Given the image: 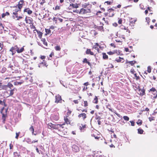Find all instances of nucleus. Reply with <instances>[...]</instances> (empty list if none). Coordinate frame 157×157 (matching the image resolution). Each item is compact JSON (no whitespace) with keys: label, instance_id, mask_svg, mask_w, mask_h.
Segmentation results:
<instances>
[{"label":"nucleus","instance_id":"15","mask_svg":"<svg viewBox=\"0 0 157 157\" xmlns=\"http://www.w3.org/2000/svg\"><path fill=\"white\" fill-rule=\"evenodd\" d=\"M46 56H42L40 57V58L41 59L43 60L45 58ZM40 64H43L44 66H45L47 67V63L46 61L44 60H43V61L41 62H40Z\"/></svg>","mask_w":157,"mask_h":157},{"label":"nucleus","instance_id":"27","mask_svg":"<svg viewBox=\"0 0 157 157\" xmlns=\"http://www.w3.org/2000/svg\"><path fill=\"white\" fill-rule=\"evenodd\" d=\"M7 90L8 87L10 88V89H11L12 88H13V85L10 82H8L7 85Z\"/></svg>","mask_w":157,"mask_h":157},{"label":"nucleus","instance_id":"60","mask_svg":"<svg viewBox=\"0 0 157 157\" xmlns=\"http://www.w3.org/2000/svg\"><path fill=\"white\" fill-rule=\"evenodd\" d=\"M54 53L53 52H52L49 55L50 57L52 58V56H54Z\"/></svg>","mask_w":157,"mask_h":157},{"label":"nucleus","instance_id":"7","mask_svg":"<svg viewBox=\"0 0 157 157\" xmlns=\"http://www.w3.org/2000/svg\"><path fill=\"white\" fill-rule=\"evenodd\" d=\"M51 125H49V126L51 128H53V129H58L60 131H61V129L60 128V127L61 126L59 124L55 125L54 124H52V123H51Z\"/></svg>","mask_w":157,"mask_h":157},{"label":"nucleus","instance_id":"32","mask_svg":"<svg viewBox=\"0 0 157 157\" xmlns=\"http://www.w3.org/2000/svg\"><path fill=\"white\" fill-rule=\"evenodd\" d=\"M55 49L56 51H59L61 50V48L59 45H56L55 47Z\"/></svg>","mask_w":157,"mask_h":157},{"label":"nucleus","instance_id":"51","mask_svg":"<svg viewBox=\"0 0 157 157\" xmlns=\"http://www.w3.org/2000/svg\"><path fill=\"white\" fill-rule=\"evenodd\" d=\"M123 118L126 121H128L129 119V117L127 116H124Z\"/></svg>","mask_w":157,"mask_h":157},{"label":"nucleus","instance_id":"40","mask_svg":"<svg viewBox=\"0 0 157 157\" xmlns=\"http://www.w3.org/2000/svg\"><path fill=\"white\" fill-rule=\"evenodd\" d=\"M135 77V79L136 80H140V78L139 76H137V74L135 73L134 74Z\"/></svg>","mask_w":157,"mask_h":157},{"label":"nucleus","instance_id":"1","mask_svg":"<svg viewBox=\"0 0 157 157\" xmlns=\"http://www.w3.org/2000/svg\"><path fill=\"white\" fill-rule=\"evenodd\" d=\"M59 109L57 108L54 109L52 114H51V117L52 119L58 121L59 118V114L58 113Z\"/></svg>","mask_w":157,"mask_h":157},{"label":"nucleus","instance_id":"55","mask_svg":"<svg viewBox=\"0 0 157 157\" xmlns=\"http://www.w3.org/2000/svg\"><path fill=\"white\" fill-rule=\"evenodd\" d=\"M130 72L132 74H134L135 73V71L133 68H132L131 69Z\"/></svg>","mask_w":157,"mask_h":157},{"label":"nucleus","instance_id":"45","mask_svg":"<svg viewBox=\"0 0 157 157\" xmlns=\"http://www.w3.org/2000/svg\"><path fill=\"white\" fill-rule=\"evenodd\" d=\"M23 5H21V4H19L17 6L18 8V10H21V8L22 7V6Z\"/></svg>","mask_w":157,"mask_h":157},{"label":"nucleus","instance_id":"25","mask_svg":"<svg viewBox=\"0 0 157 157\" xmlns=\"http://www.w3.org/2000/svg\"><path fill=\"white\" fill-rule=\"evenodd\" d=\"M25 21H26V23H29V24H32V18H25Z\"/></svg>","mask_w":157,"mask_h":157},{"label":"nucleus","instance_id":"58","mask_svg":"<svg viewBox=\"0 0 157 157\" xmlns=\"http://www.w3.org/2000/svg\"><path fill=\"white\" fill-rule=\"evenodd\" d=\"M73 102L75 104H78L79 103V101L78 100H75L73 101Z\"/></svg>","mask_w":157,"mask_h":157},{"label":"nucleus","instance_id":"26","mask_svg":"<svg viewBox=\"0 0 157 157\" xmlns=\"http://www.w3.org/2000/svg\"><path fill=\"white\" fill-rule=\"evenodd\" d=\"M136 62L135 61L133 60L132 61H127L126 63H129L131 66H133L136 63Z\"/></svg>","mask_w":157,"mask_h":157},{"label":"nucleus","instance_id":"29","mask_svg":"<svg viewBox=\"0 0 157 157\" xmlns=\"http://www.w3.org/2000/svg\"><path fill=\"white\" fill-rule=\"evenodd\" d=\"M24 46H23L22 47H21L20 49H19V48H18V49L17 51V53H21L24 50Z\"/></svg>","mask_w":157,"mask_h":157},{"label":"nucleus","instance_id":"16","mask_svg":"<svg viewBox=\"0 0 157 157\" xmlns=\"http://www.w3.org/2000/svg\"><path fill=\"white\" fill-rule=\"evenodd\" d=\"M139 92L140 95L141 96L144 95L145 94V90L144 88L142 89H139Z\"/></svg>","mask_w":157,"mask_h":157},{"label":"nucleus","instance_id":"18","mask_svg":"<svg viewBox=\"0 0 157 157\" xmlns=\"http://www.w3.org/2000/svg\"><path fill=\"white\" fill-rule=\"evenodd\" d=\"M5 102L6 101L4 99H3V100H0V106L2 105L3 106L2 107L3 109L6 106Z\"/></svg>","mask_w":157,"mask_h":157},{"label":"nucleus","instance_id":"3","mask_svg":"<svg viewBox=\"0 0 157 157\" xmlns=\"http://www.w3.org/2000/svg\"><path fill=\"white\" fill-rule=\"evenodd\" d=\"M91 12V10L89 9H84L82 8L80 9V14H85Z\"/></svg>","mask_w":157,"mask_h":157},{"label":"nucleus","instance_id":"34","mask_svg":"<svg viewBox=\"0 0 157 157\" xmlns=\"http://www.w3.org/2000/svg\"><path fill=\"white\" fill-rule=\"evenodd\" d=\"M98 98L97 96H95L93 101V102L95 104L98 103Z\"/></svg>","mask_w":157,"mask_h":157},{"label":"nucleus","instance_id":"49","mask_svg":"<svg viewBox=\"0 0 157 157\" xmlns=\"http://www.w3.org/2000/svg\"><path fill=\"white\" fill-rule=\"evenodd\" d=\"M80 10H79L76 9V10H73V12H74L80 14Z\"/></svg>","mask_w":157,"mask_h":157},{"label":"nucleus","instance_id":"12","mask_svg":"<svg viewBox=\"0 0 157 157\" xmlns=\"http://www.w3.org/2000/svg\"><path fill=\"white\" fill-rule=\"evenodd\" d=\"M64 120L65 121V123H66V124L67 125L69 124L71 125V121L70 119V118L69 117H64Z\"/></svg>","mask_w":157,"mask_h":157},{"label":"nucleus","instance_id":"4","mask_svg":"<svg viewBox=\"0 0 157 157\" xmlns=\"http://www.w3.org/2000/svg\"><path fill=\"white\" fill-rule=\"evenodd\" d=\"M104 48V46H101V45H100L98 43H96L95 44L93 47V48L95 49L98 52H99V48L102 49Z\"/></svg>","mask_w":157,"mask_h":157},{"label":"nucleus","instance_id":"61","mask_svg":"<svg viewBox=\"0 0 157 157\" xmlns=\"http://www.w3.org/2000/svg\"><path fill=\"white\" fill-rule=\"evenodd\" d=\"M20 132H19L18 133L16 132V136H15V138L17 139H18V137L19 136V134L20 133Z\"/></svg>","mask_w":157,"mask_h":157},{"label":"nucleus","instance_id":"19","mask_svg":"<svg viewBox=\"0 0 157 157\" xmlns=\"http://www.w3.org/2000/svg\"><path fill=\"white\" fill-rule=\"evenodd\" d=\"M124 58L120 57H119L118 58H117L115 59V61L117 63H123L124 62Z\"/></svg>","mask_w":157,"mask_h":157},{"label":"nucleus","instance_id":"21","mask_svg":"<svg viewBox=\"0 0 157 157\" xmlns=\"http://www.w3.org/2000/svg\"><path fill=\"white\" fill-rule=\"evenodd\" d=\"M86 54L90 55L92 56L94 55V53L92 52L90 49H87L86 51Z\"/></svg>","mask_w":157,"mask_h":157},{"label":"nucleus","instance_id":"10","mask_svg":"<svg viewBox=\"0 0 157 157\" xmlns=\"http://www.w3.org/2000/svg\"><path fill=\"white\" fill-rule=\"evenodd\" d=\"M100 26L95 25V27L96 28L98 29V30L100 31H103L104 30V28H103V24L101 22H100Z\"/></svg>","mask_w":157,"mask_h":157},{"label":"nucleus","instance_id":"53","mask_svg":"<svg viewBox=\"0 0 157 157\" xmlns=\"http://www.w3.org/2000/svg\"><path fill=\"white\" fill-rule=\"evenodd\" d=\"M53 21L55 22L56 24L57 22V21H58L57 17H54L53 19Z\"/></svg>","mask_w":157,"mask_h":157},{"label":"nucleus","instance_id":"36","mask_svg":"<svg viewBox=\"0 0 157 157\" xmlns=\"http://www.w3.org/2000/svg\"><path fill=\"white\" fill-rule=\"evenodd\" d=\"M10 13L8 12H6L5 13H3L2 14V18L6 16L9 15Z\"/></svg>","mask_w":157,"mask_h":157},{"label":"nucleus","instance_id":"24","mask_svg":"<svg viewBox=\"0 0 157 157\" xmlns=\"http://www.w3.org/2000/svg\"><path fill=\"white\" fill-rule=\"evenodd\" d=\"M24 11L27 12L29 14H30L32 13V11L30 10L29 8L25 9Z\"/></svg>","mask_w":157,"mask_h":157},{"label":"nucleus","instance_id":"41","mask_svg":"<svg viewBox=\"0 0 157 157\" xmlns=\"http://www.w3.org/2000/svg\"><path fill=\"white\" fill-rule=\"evenodd\" d=\"M22 83V82H14V85L16 86H17L19 85H21Z\"/></svg>","mask_w":157,"mask_h":157},{"label":"nucleus","instance_id":"59","mask_svg":"<svg viewBox=\"0 0 157 157\" xmlns=\"http://www.w3.org/2000/svg\"><path fill=\"white\" fill-rule=\"evenodd\" d=\"M57 19L59 21V22L60 23L62 22L63 21V20L62 19L59 17H57Z\"/></svg>","mask_w":157,"mask_h":157},{"label":"nucleus","instance_id":"64","mask_svg":"<svg viewBox=\"0 0 157 157\" xmlns=\"http://www.w3.org/2000/svg\"><path fill=\"white\" fill-rule=\"evenodd\" d=\"M23 61L22 63L25 65L27 64V61L26 60H24V59H22Z\"/></svg>","mask_w":157,"mask_h":157},{"label":"nucleus","instance_id":"44","mask_svg":"<svg viewBox=\"0 0 157 157\" xmlns=\"http://www.w3.org/2000/svg\"><path fill=\"white\" fill-rule=\"evenodd\" d=\"M113 144L114 145L115 147H118L119 145L118 142H117V141H114Z\"/></svg>","mask_w":157,"mask_h":157},{"label":"nucleus","instance_id":"50","mask_svg":"<svg viewBox=\"0 0 157 157\" xmlns=\"http://www.w3.org/2000/svg\"><path fill=\"white\" fill-rule=\"evenodd\" d=\"M65 124H66V123H65V121H64V122L62 124H59V125H61V126L60 127V128H61V130H62V129L64 128V127L63 126L65 125Z\"/></svg>","mask_w":157,"mask_h":157},{"label":"nucleus","instance_id":"42","mask_svg":"<svg viewBox=\"0 0 157 157\" xmlns=\"http://www.w3.org/2000/svg\"><path fill=\"white\" fill-rule=\"evenodd\" d=\"M136 123L138 125H141L142 124V121L141 120H140V119H139L138 120L137 122H136Z\"/></svg>","mask_w":157,"mask_h":157},{"label":"nucleus","instance_id":"20","mask_svg":"<svg viewBox=\"0 0 157 157\" xmlns=\"http://www.w3.org/2000/svg\"><path fill=\"white\" fill-rule=\"evenodd\" d=\"M7 90V86L6 85H3L2 83H0V90Z\"/></svg>","mask_w":157,"mask_h":157},{"label":"nucleus","instance_id":"30","mask_svg":"<svg viewBox=\"0 0 157 157\" xmlns=\"http://www.w3.org/2000/svg\"><path fill=\"white\" fill-rule=\"evenodd\" d=\"M15 88H13V89H11V90H10V92L9 94V96H12L14 94V91L15 90Z\"/></svg>","mask_w":157,"mask_h":157},{"label":"nucleus","instance_id":"52","mask_svg":"<svg viewBox=\"0 0 157 157\" xmlns=\"http://www.w3.org/2000/svg\"><path fill=\"white\" fill-rule=\"evenodd\" d=\"M146 20L147 22L148 25H149V23L150 22V19L148 17H146Z\"/></svg>","mask_w":157,"mask_h":157},{"label":"nucleus","instance_id":"31","mask_svg":"<svg viewBox=\"0 0 157 157\" xmlns=\"http://www.w3.org/2000/svg\"><path fill=\"white\" fill-rule=\"evenodd\" d=\"M113 0H110V1H107L105 2V3H106L108 5H110L113 2Z\"/></svg>","mask_w":157,"mask_h":157},{"label":"nucleus","instance_id":"11","mask_svg":"<svg viewBox=\"0 0 157 157\" xmlns=\"http://www.w3.org/2000/svg\"><path fill=\"white\" fill-rule=\"evenodd\" d=\"M72 150L75 152H77L79 151V147L76 145H73L72 146Z\"/></svg>","mask_w":157,"mask_h":157},{"label":"nucleus","instance_id":"54","mask_svg":"<svg viewBox=\"0 0 157 157\" xmlns=\"http://www.w3.org/2000/svg\"><path fill=\"white\" fill-rule=\"evenodd\" d=\"M29 130L31 132H32V133L33 134V133L34 132V128H33V126H31L29 128Z\"/></svg>","mask_w":157,"mask_h":157},{"label":"nucleus","instance_id":"6","mask_svg":"<svg viewBox=\"0 0 157 157\" xmlns=\"http://www.w3.org/2000/svg\"><path fill=\"white\" fill-rule=\"evenodd\" d=\"M78 117L79 119H82L83 121H85L87 118V116L86 113H82L78 115Z\"/></svg>","mask_w":157,"mask_h":157},{"label":"nucleus","instance_id":"62","mask_svg":"<svg viewBox=\"0 0 157 157\" xmlns=\"http://www.w3.org/2000/svg\"><path fill=\"white\" fill-rule=\"evenodd\" d=\"M152 7H148L147 8V10L150 12L152 11Z\"/></svg>","mask_w":157,"mask_h":157},{"label":"nucleus","instance_id":"43","mask_svg":"<svg viewBox=\"0 0 157 157\" xmlns=\"http://www.w3.org/2000/svg\"><path fill=\"white\" fill-rule=\"evenodd\" d=\"M112 112L115 113L118 117L120 118L122 117V116L120 114L118 113L115 110H113V112Z\"/></svg>","mask_w":157,"mask_h":157},{"label":"nucleus","instance_id":"28","mask_svg":"<svg viewBox=\"0 0 157 157\" xmlns=\"http://www.w3.org/2000/svg\"><path fill=\"white\" fill-rule=\"evenodd\" d=\"M103 59H107L108 58V57L105 53L103 52L102 53Z\"/></svg>","mask_w":157,"mask_h":157},{"label":"nucleus","instance_id":"37","mask_svg":"<svg viewBox=\"0 0 157 157\" xmlns=\"http://www.w3.org/2000/svg\"><path fill=\"white\" fill-rule=\"evenodd\" d=\"M144 132V130L141 129L139 128L138 129V132L139 134H142Z\"/></svg>","mask_w":157,"mask_h":157},{"label":"nucleus","instance_id":"17","mask_svg":"<svg viewBox=\"0 0 157 157\" xmlns=\"http://www.w3.org/2000/svg\"><path fill=\"white\" fill-rule=\"evenodd\" d=\"M82 63H87L90 67H91L92 66L91 63L88 61V59L86 58L83 59L82 61Z\"/></svg>","mask_w":157,"mask_h":157},{"label":"nucleus","instance_id":"35","mask_svg":"<svg viewBox=\"0 0 157 157\" xmlns=\"http://www.w3.org/2000/svg\"><path fill=\"white\" fill-rule=\"evenodd\" d=\"M13 157H19L20 156V154L17 153V152H14L13 153Z\"/></svg>","mask_w":157,"mask_h":157},{"label":"nucleus","instance_id":"5","mask_svg":"<svg viewBox=\"0 0 157 157\" xmlns=\"http://www.w3.org/2000/svg\"><path fill=\"white\" fill-rule=\"evenodd\" d=\"M18 47L17 45H15L14 46L12 47L10 49V51L12 52V55H13L16 52V51L17 52V51L18 49Z\"/></svg>","mask_w":157,"mask_h":157},{"label":"nucleus","instance_id":"57","mask_svg":"<svg viewBox=\"0 0 157 157\" xmlns=\"http://www.w3.org/2000/svg\"><path fill=\"white\" fill-rule=\"evenodd\" d=\"M107 108H108L110 111H111V112H113V110L111 108L110 106H109V105H108V106H107Z\"/></svg>","mask_w":157,"mask_h":157},{"label":"nucleus","instance_id":"23","mask_svg":"<svg viewBox=\"0 0 157 157\" xmlns=\"http://www.w3.org/2000/svg\"><path fill=\"white\" fill-rule=\"evenodd\" d=\"M86 128V125L81 124V126H80V130L82 132H83L85 130V128Z\"/></svg>","mask_w":157,"mask_h":157},{"label":"nucleus","instance_id":"8","mask_svg":"<svg viewBox=\"0 0 157 157\" xmlns=\"http://www.w3.org/2000/svg\"><path fill=\"white\" fill-rule=\"evenodd\" d=\"M114 10L112 8H110L108 10L109 17H113L114 15Z\"/></svg>","mask_w":157,"mask_h":157},{"label":"nucleus","instance_id":"9","mask_svg":"<svg viewBox=\"0 0 157 157\" xmlns=\"http://www.w3.org/2000/svg\"><path fill=\"white\" fill-rule=\"evenodd\" d=\"M79 7V4L76 3L75 4H71L70 5V6L69 7V10L72 9L74 8H77Z\"/></svg>","mask_w":157,"mask_h":157},{"label":"nucleus","instance_id":"46","mask_svg":"<svg viewBox=\"0 0 157 157\" xmlns=\"http://www.w3.org/2000/svg\"><path fill=\"white\" fill-rule=\"evenodd\" d=\"M6 70V68L5 67H3L1 70V72L2 73H4Z\"/></svg>","mask_w":157,"mask_h":157},{"label":"nucleus","instance_id":"2","mask_svg":"<svg viewBox=\"0 0 157 157\" xmlns=\"http://www.w3.org/2000/svg\"><path fill=\"white\" fill-rule=\"evenodd\" d=\"M148 92L151 94H153V95H151V96H153V98H157V91L155 88L153 87L151 89H150Z\"/></svg>","mask_w":157,"mask_h":157},{"label":"nucleus","instance_id":"13","mask_svg":"<svg viewBox=\"0 0 157 157\" xmlns=\"http://www.w3.org/2000/svg\"><path fill=\"white\" fill-rule=\"evenodd\" d=\"M82 8L86 9H89L90 10L91 7V5L89 4V3H85L84 4H82Z\"/></svg>","mask_w":157,"mask_h":157},{"label":"nucleus","instance_id":"63","mask_svg":"<svg viewBox=\"0 0 157 157\" xmlns=\"http://www.w3.org/2000/svg\"><path fill=\"white\" fill-rule=\"evenodd\" d=\"M3 46V44L1 43H0V51L2 49Z\"/></svg>","mask_w":157,"mask_h":157},{"label":"nucleus","instance_id":"22","mask_svg":"<svg viewBox=\"0 0 157 157\" xmlns=\"http://www.w3.org/2000/svg\"><path fill=\"white\" fill-rule=\"evenodd\" d=\"M72 113V111L71 110L69 109H67V113L66 114L65 116H64V117H69V116L71 115V113Z\"/></svg>","mask_w":157,"mask_h":157},{"label":"nucleus","instance_id":"56","mask_svg":"<svg viewBox=\"0 0 157 157\" xmlns=\"http://www.w3.org/2000/svg\"><path fill=\"white\" fill-rule=\"evenodd\" d=\"M107 53L108 54L110 55H113L114 53V52L111 51L108 52Z\"/></svg>","mask_w":157,"mask_h":157},{"label":"nucleus","instance_id":"48","mask_svg":"<svg viewBox=\"0 0 157 157\" xmlns=\"http://www.w3.org/2000/svg\"><path fill=\"white\" fill-rule=\"evenodd\" d=\"M147 72L149 73H150L151 72V67L150 66H148L147 67Z\"/></svg>","mask_w":157,"mask_h":157},{"label":"nucleus","instance_id":"39","mask_svg":"<svg viewBox=\"0 0 157 157\" xmlns=\"http://www.w3.org/2000/svg\"><path fill=\"white\" fill-rule=\"evenodd\" d=\"M60 8H61V7H60V6L57 5L55 7V9L53 8V9L55 10H60Z\"/></svg>","mask_w":157,"mask_h":157},{"label":"nucleus","instance_id":"38","mask_svg":"<svg viewBox=\"0 0 157 157\" xmlns=\"http://www.w3.org/2000/svg\"><path fill=\"white\" fill-rule=\"evenodd\" d=\"M88 105V102L87 101H84V107H87Z\"/></svg>","mask_w":157,"mask_h":157},{"label":"nucleus","instance_id":"14","mask_svg":"<svg viewBox=\"0 0 157 157\" xmlns=\"http://www.w3.org/2000/svg\"><path fill=\"white\" fill-rule=\"evenodd\" d=\"M55 102L57 103L60 102L62 100L61 96L59 94H58L55 96Z\"/></svg>","mask_w":157,"mask_h":157},{"label":"nucleus","instance_id":"33","mask_svg":"<svg viewBox=\"0 0 157 157\" xmlns=\"http://www.w3.org/2000/svg\"><path fill=\"white\" fill-rule=\"evenodd\" d=\"M41 40L44 45L46 46H47L48 44L47 42L46 41V40L45 39H42Z\"/></svg>","mask_w":157,"mask_h":157},{"label":"nucleus","instance_id":"47","mask_svg":"<svg viewBox=\"0 0 157 157\" xmlns=\"http://www.w3.org/2000/svg\"><path fill=\"white\" fill-rule=\"evenodd\" d=\"M45 31L46 33L49 34L51 33V31L50 28L49 29H45Z\"/></svg>","mask_w":157,"mask_h":157}]
</instances>
